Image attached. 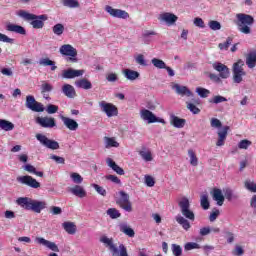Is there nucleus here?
Masks as SVG:
<instances>
[{
    "instance_id": "1",
    "label": "nucleus",
    "mask_w": 256,
    "mask_h": 256,
    "mask_svg": "<svg viewBox=\"0 0 256 256\" xmlns=\"http://www.w3.org/2000/svg\"><path fill=\"white\" fill-rule=\"evenodd\" d=\"M178 205L183 216L177 215L175 217L176 222L182 226L184 231H189V229H191V223H189V221H195V213L191 210V203L189 202V198L182 197L178 202Z\"/></svg>"
},
{
    "instance_id": "2",
    "label": "nucleus",
    "mask_w": 256,
    "mask_h": 256,
    "mask_svg": "<svg viewBox=\"0 0 256 256\" xmlns=\"http://www.w3.org/2000/svg\"><path fill=\"white\" fill-rule=\"evenodd\" d=\"M235 23L239 33H242V35H251L253 33L251 27L255 24V18L246 13H238L236 14Z\"/></svg>"
},
{
    "instance_id": "3",
    "label": "nucleus",
    "mask_w": 256,
    "mask_h": 256,
    "mask_svg": "<svg viewBox=\"0 0 256 256\" xmlns=\"http://www.w3.org/2000/svg\"><path fill=\"white\" fill-rule=\"evenodd\" d=\"M17 205L26 211L41 213L43 209H47V202L35 200L29 197H20L16 200Z\"/></svg>"
},
{
    "instance_id": "4",
    "label": "nucleus",
    "mask_w": 256,
    "mask_h": 256,
    "mask_svg": "<svg viewBox=\"0 0 256 256\" xmlns=\"http://www.w3.org/2000/svg\"><path fill=\"white\" fill-rule=\"evenodd\" d=\"M19 17H22L25 21H29L30 25L33 29H43L45 27V21H47L48 17L45 14L35 15L33 13H29L25 10H20L18 12Z\"/></svg>"
},
{
    "instance_id": "5",
    "label": "nucleus",
    "mask_w": 256,
    "mask_h": 256,
    "mask_svg": "<svg viewBox=\"0 0 256 256\" xmlns=\"http://www.w3.org/2000/svg\"><path fill=\"white\" fill-rule=\"evenodd\" d=\"M100 242L104 243L106 247H109V250L112 252V256H129L127 253V247L125 245L120 244L119 248L113 244V239L107 236H102L100 238Z\"/></svg>"
},
{
    "instance_id": "6",
    "label": "nucleus",
    "mask_w": 256,
    "mask_h": 256,
    "mask_svg": "<svg viewBox=\"0 0 256 256\" xmlns=\"http://www.w3.org/2000/svg\"><path fill=\"white\" fill-rule=\"evenodd\" d=\"M245 62L243 60H238L236 63L233 64L232 67V75H233V82L239 85V83H243V77L247 75V72L243 69Z\"/></svg>"
},
{
    "instance_id": "7",
    "label": "nucleus",
    "mask_w": 256,
    "mask_h": 256,
    "mask_svg": "<svg viewBox=\"0 0 256 256\" xmlns=\"http://www.w3.org/2000/svg\"><path fill=\"white\" fill-rule=\"evenodd\" d=\"M140 119H142V121H145V123H148L149 125H151L152 123H162V125H165L167 123L165 119L157 117L155 113L147 108H142L140 110Z\"/></svg>"
},
{
    "instance_id": "8",
    "label": "nucleus",
    "mask_w": 256,
    "mask_h": 256,
    "mask_svg": "<svg viewBox=\"0 0 256 256\" xmlns=\"http://www.w3.org/2000/svg\"><path fill=\"white\" fill-rule=\"evenodd\" d=\"M59 53L62 54L63 57H68V61L71 63H77V49L73 47L71 44H64L60 46Z\"/></svg>"
},
{
    "instance_id": "9",
    "label": "nucleus",
    "mask_w": 256,
    "mask_h": 256,
    "mask_svg": "<svg viewBox=\"0 0 256 256\" xmlns=\"http://www.w3.org/2000/svg\"><path fill=\"white\" fill-rule=\"evenodd\" d=\"M36 139L39 141L40 145L42 147H45L46 149H51V151H57L59 149V142L49 139L45 134L38 133L36 134Z\"/></svg>"
},
{
    "instance_id": "10",
    "label": "nucleus",
    "mask_w": 256,
    "mask_h": 256,
    "mask_svg": "<svg viewBox=\"0 0 256 256\" xmlns=\"http://www.w3.org/2000/svg\"><path fill=\"white\" fill-rule=\"evenodd\" d=\"M98 105H99L100 110L102 111V113H105V115L108 118L117 117V115H119V109L113 103H109L105 100H102V101L99 102Z\"/></svg>"
},
{
    "instance_id": "11",
    "label": "nucleus",
    "mask_w": 256,
    "mask_h": 256,
    "mask_svg": "<svg viewBox=\"0 0 256 256\" xmlns=\"http://www.w3.org/2000/svg\"><path fill=\"white\" fill-rule=\"evenodd\" d=\"M26 107L30 111H34V113H43L45 111V107H43L41 102L35 100V96L33 95L26 96Z\"/></svg>"
},
{
    "instance_id": "12",
    "label": "nucleus",
    "mask_w": 256,
    "mask_h": 256,
    "mask_svg": "<svg viewBox=\"0 0 256 256\" xmlns=\"http://www.w3.org/2000/svg\"><path fill=\"white\" fill-rule=\"evenodd\" d=\"M179 17L171 12H163L159 14L158 21L164 23L168 27H173L178 21Z\"/></svg>"
},
{
    "instance_id": "13",
    "label": "nucleus",
    "mask_w": 256,
    "mask_h": 256,
    "mask_svg": "<svg viewBox=\"0 0 256 256\" xmlns=\"http://www.w3.org/2000/svg\"><path fill=\"white\" fill-rule=\"evenodd\" d=\"M105 11L113 17L114 19H129V12L117 8H113L112 6L106 5Z\"/></svg>"
},
{
    "instance_id": "14",
    "label": "nucleus",
    "mask_w": 256,
    "mask_h": 256,
    "mask_svg": "<svg viewBox=\"0 0 256 256\" xmlns=\"http://www.w3.org/2000/svg\"><path fill=\"white\" fill-rule=\"evenodd\" d=\"M17 181L18 183H21V185H27V187H31V189H39V187H41V183L29 175L19 176L17 177Z\"/></svg>"
},
{
    "instance_id": "15",
    "label": "nucleus",
    "mask_w": 256,
    "mask_h": 256,
    "mask_svg": "<svg viewBox=\"0 0 256 256\" xmlns=\"http://www.w3.org/2000/svg\"><path fill=\"white\" fill-rule=\"evenodd\" d=\"M212 67L217 71V73H219V77H221V79H229V77H231V71L227 65L221 62H214Z\"/></svg>"
},
{
    "instance_id": "16",
    "label": "nucleus",
    "mask_w": 256,
    "mask_h": 256,
    "mask_svg": "<svg viewBox=\"0 0 256 256\" xmlns=\"http://www.w3.org/2000/svg\"><path fill=\"white\" fill-rule=\"evenodd\" d=\"M120 200H119V205L124 211H127L128 213H131L133 211V206L131 205V201H129V194L120 191Z\"/></svg>"
},
{
    "instance_id": "17",
    "label": "nucleus",
    "mask_w": 256,
    "mask_h": 256,
    "mask_svg": "<svg viewBox=\"0 0 256 256\" xmlns=\"http://www.w3.org/2000/svg\"><path fill=\"white\" fill-rule=\"evenodd\" d=\"M35 241L38 245H43V247H46L50 251H53L54 253H59V246H57L55 242H51L43 237H36Z\"/></svg>"
},
{
    "instance_id": "18",
    "label": "nucleus",
    "mask_w": 256,
    "mask_h": 256,
    "mask_svg": "<svg viewBox=\"0 0 256 256\" xmlns=\"http://www.w3.org/2000/svg\"><path fill=\"white\" fill-rule=\"evenodd\" d=\"M83 75H85V70L68 68L62 71V79H75L76 77H83Z\"/></svg>"
},
{
    "instance_id": "19",
    "label": "nucleus",
    "mask_w": 256,
    "mask_h": 256,
    "mask_svg": "<svg viewBox=\"0 0 256 256\" xmlns=\"http://www.w3.org/2000/svg\"><path fill=\"white\" fill-rule=\"evenodd\" d=\"M36 123L40 125V127H44L45 129H53L57 124L55 123V118L51 117H37Z\"/></svg>"
},
{
    "instance_id": "20",
    "label": "nucleus",
    "mask_w": 256,
    "mask_h": 256,
    "mask_svg": "<svg viewBox=\"0 0 256 256\" xmlns=\"http://www.w3.org/2000/svg\"><path fill=\"white\" fill-rule=\"evenodd\" d=\"M229 133V126L222 127L218 132V140L216 141V147H223L225 141H227V135Z\"/></svg>"
},
{
    "instance_id": "21",
    "label": "nucleus",
    "mask_w": 256,
    "mask_h": 256,
    "mask_svg": "<svg viewBox=\"0 0 256 256\" xmlns=\"http://www.w3.org/2000/svg\"><path fill=\"white\" fill-rule=\"evenodd\" d=\"M172 89L175 91V93H177V95H180L181 97H193V92H191L187 86L174 84Z\"/></svg>"
},
{
    "instance_id": "22",
    "label": "nucleus",
    "mask_w": 256,
    "mask_h": 256,
    "mask_svg": "<svg viewBox=\"0 0 256 256\" xmlns=\"http://www.w3.org/2000/svg\"><path fill=\"white\" fill-rule=\"evenodd\" d=\"M213 201H216V204L219 207H223V203H225V196L223 195V190L219 188H214L211 191Z\"/></svg>"
},
{
    "instance_id": "23",
    "label": "nucleus",
    "mask_w": 256,
    "mask_h": 256,
    "mask_svg": "<svg viewBox=\"0 0 256 256\" xmlns=\"http://www.w3.org/2000/svg\"><path fill=\"white\" fill-rule=\"evenodd\" d=\"M60 119L63 125L66 126V129H69V131H77V129H79V123H77V121H75L73 118L61 115Z\"/></svg>"
},
{
    "instance_id": "24",
    "label": "nucleus",
    "mask_w": 256,
    "mask_h": 256,
    "mask_svg": "<svg viewBox=\"0 0 256 256\" xmlns=\"http://www.w3.org/2000/svg\"><path fill=\"white\" fill-rule=\"evenodd\" d=\"M185 123H187V120L179 118L175 114H170V125L174 126L176 129H183Z\"/></svg>"
},
{
    "instance_id": "25",
    "label": "nucleus",
    "mask_w": 256,
    "mask_h": 256,
    "mask_svg": "<svg viewBox=\"0 0 256 256\" xmlns=\"http://www.w3.org/2000/svg\"><path fill=\"white\" fill-rule=\"evenodd\" d=\"M62 93L65 95V97H68V99H75V97H77L75 87H73L71 84H64L62 86Z\"/></svg>"
},
{
    "instance_id": "26",
    "label": "nucleus",
    "mask_w": 256,
    "mask_h": 256,
    "mask_svg": "<svg viewBox=\"0 0 256 256\" xmlns=\"http://www.w3.org/2000/svg\"><path fill=\"white\" fill-rule=\"evenodd\" d=\"M138 154L146 163L153 161V153L147 147H142Z\"/></svg>"
},
{
    "instance_id": "27",
    "label": "nucleus",
    "mask_w": 256,
    "mask_h": 256,
    "mask_svg": "<svg viewBox=\"0 0 256 256\" xmlns=\"http://www.w3.org/2000/svg\"><path fill=\"white\" fill-rule=\"evenodd\" d=\"M106 163H107L108 167H110V169H112V171L117 173V175H125V170H123V168H121L119 165H117V163H115V161H113V159L107 158Z\"/></svg>"
},
{
    "instance_id": "28",
    "label": "nucleus",
    "mask_w": 256,
    "mask_h": 256,
    "mask_svg": "<svg viewBox=\"0 0 256 256\" xmlns=\"http://www.w3.org/2000/svg\"><path fill=\"white\" fill-rule=\"evenodd\" d=\"M70 193L72 195H75L76 197H80V199H83V197H87V191H85V188L81 185H75L70 189Z\"/></svg>"
},
{
    "instance_id": "29",
    "label": "nucleus",
    "mask_w": 256,
    "mask_h": 256,
    "mask_svg": "<svg viewBox=\"0 0 256 256\" xmlns=\"http://www.w3.org/2000/svg\"><path fill=\"white\" fill-rule=\"evenodd\" d=\"M7 31L11 33H18L19 35H26L27 31L23 26L16 25V24H7L6 26Z\"/></svg>"
},
{
    "instance_id": "30",
    "label": "nucleus",
    "mask_w": 256,
    "mask_h": 256,
    "mask_svg": "<svg viewBox=\"0 0 256 256\" xmlns=\"http://www.w3.org/2000/svg\"><path fill=\"white\" fill-rule=\"evenodd\" d=\"M38 65H40L41 67H50L51 71H56V69H57V65H56L55 61H53L49 58H41L38 61Z\"/></svg>"
},
{
    "instance_id": "31",
    "label": "nucleus",
    "mask_w": 256,
    "mask_h": 256,
    "mask_svg": "<svg viewBox=\"0 0 256 256\" xmlns=\"http://www.w3.org/2000/svg\"><path fill=\"white\" fill-rule=\"evenodd\" d=\"M123 75L128 81H136V79H139L141 74L135 70L125 69L123 70Z\"/></svg>"
},
{
    "instance_id": "32",
    "label": "nucleus",
    "mask_w": 256,
    "mask_h": 256,
    "mask_svg": "<svg viewBox=\"0 0 256 256\" xmlns=\"http://www.w3.org/2000/svg\"><path fill=\"white\" fill-rule=\"evenodd\" d=\"M75 86L78 89H85L86 91L89 90V89H93V84H91V81H89V80H87L85 78L77 80L75 82Z\"/></svg>"
},
{
    "instance_id": "33",
    "label": "nucleus",
    "mask_w": 256,
    "mask_h": 256,
    "mask_svg": "<svg viewBox=\"0 0 256 256\" xmlns=\"http://www.w3.org/2000/svg\"><path fill=\"white\" fill-rule=\"evenodd\" d=\"M246 65L248 69H255L256 66V50L251 51L246 57Z\"/></svg>"
},
{
    "instance_id": "34",
    "label": "nucleus",
    "mask_w": 256,
    "mask_h": 256,
    "mask_svg": "<svg viewBox=\"0 0 256 256\" xmlns=\"http://www.w3.org/2000/svg\"><path fill=\"white\" fill-rule=\"evenodd\" d=\"M62 227L68 235H75L77 233V225H75L73 222H64L62 224Z\"/></svg>"
},
{
    "instance_id": "35",
    "label": "nucleus",
    "mask_w": 256,
    "mask_h": 256,
    "mask_svg": "<svg viewBox=\"0 0 256 256\" xmlns=\"http://www.w3.org/2000/svg\"><path fill=\"white\" fill-rule=\"evenodd\" d=\"M104 146L105 149H111L113 147L117 148L119 147V142H117V139L115 137H104Z\"/></svg>"
},
{
    "instance_id": "36",
    "label": "nucleus",
    "mask_w": 256,
    "mask_h": 256,
    "mask_svg": "<svg viewBox=\"0 0 256 256\" xmlns=\"http://www.w3.org/2000/svg\"><path fill=\"white\" fill-rule=\"evenodd\" d=\"M119 229L121 233H124V235H127L128 237H135V230L129 227V225H127L126 223L120 224Z\"/></svg>"
},
{
    "instance_id": "37",
    "label": "nucleus",
    "mask_w": 256,
    "mask_h": 256,
    "mask_svg": "<svg viewBox=\"0 0 256 256\" xmlns=\"http://www.w3.org/2000/svg\"><path fill=\"white\" fill-rule=\"evenodd\" d=\"M0 129H2V131H13L15 129V124L9 120L0 119Z\"/></svg>"
},
{
    "instance_id": "38",
    "label": "nucleus",
    "mask_w": 256,
    "mask_h": 256,
    "mask_svg": "<svg viewBox=\"0 0 256 256\" xmlns=\"http://www.w3.org/2000/svg\"><path fill=\"white\" fill-rule=\"evenodd\" d=\"M189 163L192 167H197L199 165V158L193 149L188 150Z\"/></svg>"
},
{
    "instance_id": "39",
    "label": "nucleus",
    "mask_w": 256,
    "mask_h": 256,
    "mask_svg": "<svg viewBox=\"0 0 256 256\" xmlns=\"http://www.w3.org/2000/svg\"><path fill=\"white\" fill-rule=\"evenodd\" d=\"M24 171H27L28 173H32L33 175H36L37 177H43V172L37 171L35 166L31 164H26L23 166Z\"/></svg>"
},
{
    "instance_id": "40",
    "label": "nucleus",
    "mask_w": 256,
    "mask_h": 256,
    "mask_svg": "<svg viewBox=\"0 0 256 256\" xmlns=\"http://www.w3.org/2000/svg\"><path fill=\"white\" fill-rule=\"evenodd\" d=\"M62 4L64 7H68V9H79L80 7L78 0H63Z\"/></svg>"
},
{
    "instance_id": "41",
    "label": "nucleus",
    "mask_w": 256,
    "mask_h": 256,
    "mask_svg": "<svg viewBox=\"0 0 256 256\" xmlns=\"http://www.w3.org/2000/svg\"><path fill=\"white\" fill-rule=\"evenodd\" d=\"M200 205L204 211H207L211 204L209 203V195L208 194H202L200 196Z\"/></svg>"
},
{
    "instance_id": "42",
    "label": "nucleus",
    "mask_w": 256,
    "mask_h": 256,
    "mask_svg": "<svg viewBox=\"0 0 256 256\" xmlns=\"http://www.w3.org/2000/svg\"><path fill=\"white\" fill-rule=\"evenodd\" d=\"M244 187L245 189H247V191H249L250 193H256V182L251 180V179H247L244 182Z\"/></svg>"
},
{
    "instance_id": "43",
    "label": "nucleus",
    "mask_w": 256,
    "mask_h": 256,
    "mask_svg": "<svg viewBox=\"0 0 256 256\" xmlns=\"http://www.w3.org/2000/svg\"><path fill=\"white\" fill-rule=\"evenodd\" d=\"M52 32L54 35H57V37H61V35L65 33V26L61 23H58L52 27Z\"/></svg>"
},
{
    "instance_id": "44",
    "label": "nucleus",
    "mask_w": 256,
    "mask_h": 256,
    "mask_svg": "<svg viewBox=\"0 0 256 256\" xmlns=\"http://www.w3.org/2000/svg\"><path fill=\"white\" fill-rule=\"evenodd\" d=\"M151 63L154 67H156V69H164L166 68L167 64L165 63V61L159 59V58H153L151 60Z\"/></svg>"
},
{
    "instance_id": "45",
    "label": "nucleus",
    "mask_w": 256,
    "mask_h": 256,
    "mask_svg": "<svg viewBox=\"0 0 256 256\" xmlns=\"http://www.w3.org/2000/svg\"><path fill=\"white\" fill-rule=\"evenodd\" d=\"M233 43V38L228 37L225 42L220 43L218 45L220 51H227L229 47H231V44Z\"/></svg>"
},
{
    "instance_id": "46",
    "label": "nucleus",
    "mask_w": 256,
    "mask_h": 256,
    "mask_svg": "<svg viewBox=\"0 0 256 256\" xmlns=\"http://www.w3.org/2000/svg\"><path fill=\"white\" fill-rule=\"evenodd\" d=\"M196 93L201 97L202 99H206V97H209L211 95V91L207 90L206 88L197 87Z\"/></svg>"
},
{
    "instance_id": "47",
    "label": "nucleus",
    "mask_w": 256,
    "mask_h": 256,
    "mask_svg": "<svg viewBox=\"0 0 256 256\" xmlns=\"http://www.w3.org/2000/svg\"><path fill=\"white\" fill-rule=\"evenodd\" d=\"M223 193L227 201H233V199H237V195L233 193V190L231 188L223 189Z\"/></svg>"
},
{
    "instance_id": "48",
    "label": "nucleus",
    "mask_w": 256,
    "mask_h": 256,
    "mask_svg": "<svg viewBox=\"0 0 256 256\" xmlns=\"http://www.w3.org/2000/svg\"><path fill=\"white\" fill-rule=\"evenodd\" d=\"M106 213L110 216V219H119L121 217V213L115 208L108 209Z\"/></svg>"
},
{
    "instance_id": "49",
    "label": "nucleus",
    "mask_w": 256,
    "mask_h": 256,
    "mask_svg": "<svg viewBox=\"0 0 256 256\" xmlns=\"http://www.w3.org/2000/svg\"><path fill=\"white\" fill-rule=\"evenodd\" d=\"M70 179H72L73 183H76V185H81V183H83L82 176L77 172L71 173Z\"/></svg>"
},
{
    "instance_id": "50",
    "label": "nucleus",
    "mask_w": 256,
    "mask_h": 256,
    "mask_svg": "<svg viewBox=\"0 0 256 256\" xmlns=\"http://www.w3.org/2000/svg\"><path fill=\"white\" fill-rule=\"evenodd\" d=\"M193 249H201V245L197 242H188L184 245L185 251H193Z\"/></svg>"
},
{
    "instance_id": "51",
    "label": "nucleus",
    "mask_w": 256,
    "mask_h": 256,
    "mask_svg": "<svg viewBox=\"0 0 256 256\" xmlns=\"http://www.w3.org/2000/svg\"><path fill=\"white\" fill-rule=\"evenodd\" d=\"M135 62L142 67H147V60H145V56L143 54H138L134 57Z\"/></svg>"
},
{
    "instance_id": "52",
    "label": "nucleus",
    "mask_w": 256,
    "mask_h": 256,
    "mask_svg": "<svg viewBox=\"0 0 256 256\" xmlns=\"http://www.w3.org/2000/svg\"><path fill=\"white\" fill-rule=\"evenodd\" d=\"M40 89H41V93H51V91H53V85L44 81L42 82Z\"/></svg>"
},
{
    "instance_id": "53",
    "label": "nucleus",
    "mask_w": 256,
    "mask_h": 256,
    "mask_svg": "<svg viewBox=\"0 0 256 256\" xmlns=\"http://www.w3.org/2000/svg\"><path fill=\"white\" fill-rule=\"evenodd\" d=\"M91 187L95 189L98 195H102V197H105L107 195V190H105V188H103L102 186H99L98 184H91Z\"/></svg>"
},
{
    "instance_id": "54",
    "label": "nucleus",
    "mask_w": 256,
    "mask_h": 256,
    "mask_svg": "<svg viewBox=\"0 0 256 256\" xmlns=\"http://www.w3.org/2000/svg\"><path fill=\"white\" fill-rule=\"evenodd\" d=\"M144 183L147 187H155V178H153L151 175H145Z\"/></svg>"
},
{
    "instance_id": "55",
    "label": "nucleus",
    "mask_w": 256,
    "mask_h": 256,
    "mask_svg": "<svg viewBox=\"0 0 256 256\" xmlns=\"http://www.w3.org/2000/svg\"><path fill=\"white\" fill-rule=\"evenodd\" d=\"M225 102H227V98L221 95H216L210 100V103H214V105H219V103H225Z\"/></svg>"
},
{
    "instance_id": "56",
    "label": "nucleus",
    "mask_w": 256,
    "mask_h": 256,
    "mask_svg": "<svg viewBox=\"0 0 256 256\" xmlns=\"http://www.w3.org/2000/svg\"><path fill=\"white\" fill-rule=\"evenodd\" d=\"M171 250H172V253H173L174 256H181V255H183V248H181L177 244H172Z\"/></svg>"
},
{
    "instance_id": "57",
    "label": "nucleus",
    "mask_w": 256,
    "mask_h": 256,
    "mask_svg": "<svg viewBox=\"0 0 256 256\" xmlns=\"http://www.w3.org/2000/svg\"><path fill=\"white\" fill-rule=\"evenodd\" d=\"M208 26L212 31H219L221 29V23L216 20H211L208 23Z\"/></svg>"
},
{
    "instance_id": "58",
    "label": "nucleus",
    "mask_w": 256,
    "mask_h": 256,
    "mask_svg": "<svg viewBox=\"0 0 256 256\" xmlns=\"http://www.w3.org/2000/svg\"><path fill=\"white\" fill-rule=\"evenodd\" d=\"M251 145H252V142L250 140L244 139L238 143V149H249Z\"/></svg>"
},
{
    "instance_id": "59",
    "label": "nucleus",
    "mask_w": 256,
    "mask_h": 256,
    "mask_svg": "<svg viewBox=\"0 0 256 256\" xmlns=\"http://www.w3.org/2000/svg\"><path fill=\"white\" fill-rule=\"evenodd\" d=\"M244 254H245V250L240 245H236L234 250L232 251L233 256H243Z\"/></svg>"
},
{
    "instance_id": "60",
    "label": "nucleus",
    "mask_w": 256,
    "mask_h": 256,
    "mask_svg": "<svg viewBox=\"0 0 256 256\" xmlns=\"http://www.w3.org/2000/svg\"><path fill=\"white\" fill-rule=\"evenodd\" d=\"M210 125L211 127H213V129H221L223 124L221 123V120L217 118H212L210 121Z\"/></svg>"
},
{
    "instance_id": "61",
    "label": "nucleus",
    "mask_w": 256,
    "mask_h": 256,
    "mask_svg": "<svg viewBox=\"0 0 256 256\" xmlns=\"http://www.w3.org/2000/svg\"><path fill=\"white\" fill-rule=\"evenodd\" d=\"M220 211L219 209H214L211 213H210V216H209V221L211 223H214V221H217V217H219L220 215Z\"/></svg>"
},
{
    "instance_id": "62",
    "label": "nucleus",
    "mask_w": 256,
    "mask_h": 256,
    "mask_svg": "<svg viewBox=\"0 0 256 256\" xmlns=\"http://www.w3.org/2000/svg\"><path fill=\"white\" fill-rule=\"evenodd\" d=\"M58 111H59V106H57V105L50 104L46 108V112L49 115H53L54 113H57Z\"/></svg>"
},
{
    "instance_id": "63",
    "label": "nucleus",
    "mask_w": 256,
    "mask_h": 256,
    "mask_svg": "<svg viewBox=\"0 0 256 256\" xmlns=\"http://www.w3.org/2000/svg\"><path fill=\"white\" fill-rule=\"evenodd\" d=\"M107 181H111L112 183H115V185H121V179L115 175H107L106 176Z\"/></svg>"
},
{
    "instance_id": "64",
    "label": "nucleus",
    "mask_w": 256,
    "mask_h": 256,
    "mask_svg": "<svg viewBox=\"0 0 256 256\" xmlns=\"http://www.w3.org/2000/svg\"><path fill=\"white\" fill-rule=\"evenodd\" d=\"M250 208L252 209L254 215H256V194L252 195L250 198Z\"/></svg>"
}]
</instances>
